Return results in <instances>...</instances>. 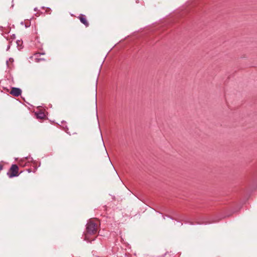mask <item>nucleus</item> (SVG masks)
Instances as JSON below:
<instances>
[{
  "mask_svg": "<svg viewBox=\"0 0 257 257\" xmlns=\"http://www.w3.org/2000/svg\"><path fill=\"white\" fill-rule=\"evenodd\" d=\"M99 223L97 220L90 219L86 225V229L83 232V237L84 240L91 242L96 238V234L99 230Z\"/></svg>",
  "mask_w": 257,
  "mask_h": 257,
  "instance_id": "f257e3e1",
  "label": "nucleus"
},
{
  "mask_svg": "<svg viewBox=\"0 0 257 257\" xmlns=\"http://www.w3.org/2000/svg\"><path fill=\"white\" fill-rule=\"evenodd\" d=\"M7 175L10 178L18 176L19 174L18 166L16 164H13L8 172Z\"/></svg>",
  "mask_w": 257,
  "mask_h": 257,
  "instance_id": "f03ea898",
  "label": "nucleus"
},
{
  "mask_svg": "<svg viewBox=\"0 0 257 257\" xmlns=\"http://www.w3.org/2000/svg\"><path fill=\"white\" fill-rule=\"evenodd\" d=\"M10 93L14 96L18 97L21 95L22 90L19 88L12 87Z\"/></svg>",
  "mask_w": 257,
  "mask_h": 257,
  "instance_id": "7ed1b4c3",
  "label": "nucleus"
},
{
  "mask_svg": "<svg viewBox=\"0 0 257 257\" xmlns=\"http://www.w3.org/2000/svg\"><path fill=\"white\" fill-rule=\"evenodd\" d=\"M78 18L80 20L81 23H82L86 27H88L89 25V24L87 20V18L85 15L83 14H80L78 17Z\"/></svg>",
  "mask_w": 257,
  "mask_h": 257,
  "instance_id": "20e7f679",
  "label": "nucleus"
},
{
  "mask_svg": "<svg viewBox=\"0 0 257 257\" xmlns=\"http://www.w3.org/2000/svg\"><path fill=\"white\" fill-rule=\"evenodd\" d=\"M32 160V158H25L24 159H21L19 161V165L22 167H25L26 166L28 165V163H29L30 161H31Z\"/></svg>",
  "mask_w": 257,
  "mask_h": 257,
  "instance_id": "39448f33",
  "label": "nucleus"
},
{
  "mask_svg": "<svg viewBox=\"0 0 257 257\" xmlns=\"http://www.w3.org/2000/svg\"><path fill=\"white\" fill-rule=\"evenodd\" d=\"M37 118L39 119H44L46 118V116L44 111L43 110H40L35 113Z\"/></svg>",
  "mask_w": 257,
  "mask_h": 257,
  "instance_id": "423d86ee",
  "label": "nucleus"
},
{
  "mask_svg": "<svg viewBox=\"0 0 257 257\" xmlns=\"http://www.w3.org/2000/svg\"><path fill=\"white\" fill-rule=\"evenodd\" d=\"M4 37H5L8 40H9L10 42H12L14 40L16 39V36L14 34H13L10 36V38L9 36V33H3Z\"/></svg>",
  "mask_w": 257,
  "mask_h": 257,
  "instance_id": "0eeeda50",
  "label": "nucleus"
},
{
  "mask_svg": "<svg viewBox=\"0 0 257 257\" xmlns=\"http://www.w3.org/2000/svg\"><path fill=\"white\" fill-rule=\"evenodd\" d=\"M39 55V54L38 53H37V54H35V60L37 62H39L40 60H44L43 59H39V58H38L37 57Z\"/></svg>",
  "mask_w": 257,
  "mask_h": 257,
  "instance_id": "6e6552de",
  "label": "nucleus"
},
{
  "mask_svg": "<svg viewBox=\"0 0 257 257\" xmlns=\"http://www.w3.org/2000/svg\"><path fill=\"white\" fill-rule=\"evenodd\" d=\"M51 11H51V9L49 8H47L45 10L46 13H47L48 14H50L51 13Z\"/></svg>",
  "mask_w": 257,
  "mask_h": 257,
  "instance_id": "1a4fd4ad",
  "label": "nucleus"
},
{
  "mask_svg": "<svg viewBox=\"0 0 257 257\" xmlns=\"http://www.w3.org/2000/svg\"><path fill=\"white\" fill-rule=\"evenodd\" d=\"M3 169V165L0 163V172Z\"/></svg>",
  "mask_w": 257,
  "mask_h": 257,
  "instance_id": "9d476101",
  "label": "nucleus"
},
{
  "mask_svg": "<svg viewBox=\"0 0 257 257\" xmlns=\"http://www.w3.org/2000/svg\"><path fill=\"white\" fill-rule=\"evenodd\" d=\"M16 42L18 45H20L22 43V42L19 40H17Z\"/></svg>",
  "mask_w": 257,
  "mask_h": 257,
  "instance_id": "9b49d317",
  "label": "nucleus"
},
{
  "mask_svg": "<svg viewBox=\"0 0 257 257\" xmlns=\"http://www.w3.org/2000/svg\"><path fill=\"white\" fill-rule=\"evenodd\" d=\"M64 130H65V131L66 132H67V133H68L67 131L68 130V128L67 127H65V128H64Z\"/></svg>",
  "mask_w": 257,
  "mask_h": 257,
  "instance_id": "f8f14e48",
  "label": "nucleus"
}]
</instances>
